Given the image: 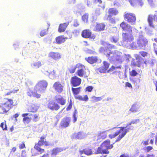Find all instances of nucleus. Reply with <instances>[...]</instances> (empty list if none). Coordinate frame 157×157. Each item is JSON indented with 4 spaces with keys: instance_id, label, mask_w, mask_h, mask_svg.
I'll use <instances>...</instances> for the list:
<instances>
[{
    "instance_id": "nucleus-1",
    "label": "nucleus",
    "mask_w": 157,
    "mask_h": 157,
    "mask_svg": "<svg viewBox=\"0 0 157 157\" xmlns=\"http://www.w3.org/2000/svg\"><path fill=\"white\" fill-rule=\"evenodd\" d=\"M115 46L111 44H109L106 47H101L100 48L99 51L101 53H104L108 58V59L109 61L114 63L116 60V55L114 51L109 49V48H114Z\"/></svg>"
},
{
    "instance_id": "nucleus-2",
    "label": "nucleus",
    "mask_w": 157,
    "mask_h": 157,
    "mask_svg": "<svg viewBox=\"0 0 157 157\" xmlns=\"http://www.w3.org/2000/svg\"><path fill=\"white\" fill-rule=\"evenodd\" d=\"M113 147V144L110 145V141L108 140L104 141L97 149V153L108 154V149Z\"/></svg>"
},
{
    "instance_id": "nucleus-3",
    "label": "nucleus",
    "mask_w": 157,
    "mask_h": 157,
    "mask_svg": "<svg viewBox=\"0 0 157 157\" xmlns=\"http://www.w3.org/2000/svg\"><path fill=\"white\" fill-rule=\"evenodd\" d=\"M48 83L45 81H42L39 82L35 86V90L37 92H43L46 90Z\"/></svg>"
},
{
    "instance_id": "nucleus-4",
    "label": "nucleus",
    "mask_w": 157,
    "mask_h": 157,
    "mask_svg": "<svg viewBox=\"0 0 157 157\" xmlns=\"http://www.w3.org/2000/svg\"><path fill=\"white\" fill-rule=\"evenodd\" d=\"M147 43V39L143 36V33L140 34L138 39L137 41V44L139 48L143 49V48L146 46Z\"/></svg>"
},
{
    "instance_id": "nucleus-5",
    "label": "nucleus",
    "mask_w": 157,
    "mask_h": 157,
    "mask_svg": "<svg viewBox=\"0 0 157 157\" xmlns=\"http://www.w3.org/2000/svg\"><path fill=\"white\" fill-rule=\"evenodd\" d=\"M132 33H122V39L125 44H130L131 42L133 40V36L132 34Z\"/></svg>"
},
{
    "instance_id": "nucleus-6",
    "label": "nucleus",
    "mask_w": 157,
    "mask_h": 157,
    "mask_svg": "<svg viewBox=\"0 0 157 157\" xmlns=\"http://www.w3.org/2000/svg\"><path fill=\"white\" fill-rule=\"evenodd\" d=\"M13 102L11 99H8V101L3 104H1L0 106L2 109L5 112H7L11 108Z\"/></svg>"
},
{
    "instance_id": "nucleus-7",
    "label": "nucleus",
    "mask_w": 157,
    "mask_h": 157,
    "mask_svg": "<svg viewBox=\"0 0 157 157\" xmlns=\"http://www.w3.org/2000/svg\"><path fill=\"white\" fill-rule=\"evenodd\" d=\"M120 26L123 31L128 33H132L133 30H135L136 32L137 31L134 27H132L125 22L121 23Z\"/></svg>"
},
{
    "instance_id": "nucleus-8",
    "label": "nucleus",
    "mask_w": 157,
    "mask_h": 157,
    "mask_svg": "<svg viewBox=\"0 0 157 157\" xmlns=\"http://www.w3.org/2000/svg\"><path fill=\"white\" fill-rule=\"evenodd\" d=\"M124 18L126 21L132 25H134L135 23L136 17L135 15L132 13H129L125 14Z\"/></svg>"
},
{
    "instance_id": "nucleus-9",
    "label": "nucleus",
    "mask_w": 157,
    "mask_h": 157,
    "mask_svg": "<svg viewBox=\"0 0 157 157\" xmlns=\"http://www.w3.org/2000/svg\"><path fill=\"white\" fill-rule=\"evenodd\" d=\"M131 127H132V128H127L125 129H124L126 128H125V127H121L119 128L114 127L113 128V129L117 128L118 129L120 128L119 129H121V128L122 127L123 128H124L123 130L121 131V132L122 133L120 135L118 136L115 142L120 141L121 140V139H122L125 136V135L126 134L127 132H129V130L130 129H132L133 128V127L132 126H131Z\"/></svg>"
},
{
    "instance_id": "nucleus-10",
    "label": "nucleus",
    "mask_w": 157,
    "mask_h": 157,
    "mask_svg": "<svg viewBox=\"0 0 157 157\" xmlns=\"http://www.w3.org/2000/svg\"><path fill=\"white\" fill-rule=\"evenodd\" d=\"M41 71L45 75H48L49 77L51 79H53L56 77L55 75L56 71L54 70L52 71H47L43 69H42Z\"/></svg>"
},
{
    "instance_id": "nucleus-11",
    "label": "nucleus",
    "mask_w": 157,
    "mask_h": 157,
    "mask_svg": "<svg viewBox=\"0 0 157 157\" xmlns=\"http://www.w3.org/2000/svg\"><path fill=\"white\" fill-rule=\"evenodd\" d=\"M87 136V134L84 132L80 131L77 133H75L72 135L73 139L81 140L83 139Z\"/></svg>"
},
{
    "instance_id": "nucleus-12",
    "label": "nucleus",
    "mask_w": 157,
    "mask_h": 157,
    "mask_svg": "<svg viewBox=\"0 0 157 157\" xmlns=\"http://www.w3.org/2000/svg\"><path fill=\"white\" fill-rule=\"evenodd\" d=\"M82 37L85 38H90L92 39H94L95 38V36L94 35H92L91 32L88 29L83 30L82 33Z\"/></svg>"
},
{
    "instance_id": "nucleus-13",
    "label": "nucleus",
    "mask_w": 157,
    "mask_h": 157,
    "mask_svg": "<svg viewBox=\"0 0 157 157\" xmlns=\"http://www.w3.org/2000/svg\"><path fill=\"white\" fill-rule=\"evenodd\" d=\"M48 56L56 61H58L61 58V54L58 52H50Z\"/></svg>"
},
{
    "instance_id": "nucleus-14",
    "label": "nucleus",
    "mask_w": 157,
    "mask_h": 157,
    "mask_svg": "<svg viewBox=\"0 0 157 157\" xmlns=\"http://www.w3.org/2000/svg\"><path fill=\"white\" fill-rule=\"evenodd\" d=\"M71 119L70 117H67L63 118L60 123V126L64 128L68 127L71 122Z\"/></svg>"
},
{
    "instance_id": "nucleus-15",
    "label": "nucleus",
    "mask_w": 157,
    "mask_h": 157,
    "mask_svg": "<svg viewBox=\"0 0 157 157\" xmlns=\"http://www.w3.org/2000/svg\"><path fill=\"white\" fill-rule=\"evenodd\" d=\"M81 79L78 77L75 76L73 77L71 79V83L72 86L75 87L80 85Z\"/></svg>"
},
{
    "instance_id": "nucleus-16",
    "label": "nucleus",
    "mask_w": 157,
    "mask_h": 157,
    "mask_svg": "<svg viewBox=\"0 0 157 157\" xmlns=\"http://www.w3.org/2000/svg\"><path fill=\"white\" fill-rule=\"evenodd\" d=\"M78 70L77 71V75L80 77H82L85 75V67L82 64L80 63L79 67H78Z\"/></svg>"
},
{
    "instance_id": "nucleus-17",
    "label": "nucleus",
    "mask_w": 157,
    "mask_h": 157,
    "mask_svg": "<svg viewBox=\"0 0 157 157\" xmlns=\"http://www.w3.org/2000/svg\"><path fill=\"white\" fill-rule=\"evenodd\" d=\"M48 108L52 110H57L60 108L58 104L52 101H50L48 103Z\"/></svg>"
},
{
    "instance_id": "nucleus-18",
    "label": "nucleus",
    "mask_w": 157,
    "mask_h": 157,
    "mask_svg": "<svg viewBox=\"0 0 157 157\" xmlns=\"http://www.w3.org/2000/svg\"><path fill=\"white\" fill-rule=\"evenodd\" d=\"M53 87L55 90L58 93H60L63 90V86L59 82H56L54 84Z\"/></svg>"
},
{
    "instance_id": "nucleus-19",
    "label": "nucleus",
    "mask_w": 157,
    "mask_h": 157,
    "mask_svg": "<svg viewBox=\"0 0 157 157\" xmlns=\"http://www.w3.org/2000/svg\"><path fill=\"white\" fill-rule=\"evenodd\" d=\"M54 99L56 101L62 105H63L65 104V100L60 95L55 96Z\"/></svg>"
},
{
    "instance_id": "nucleus-20",
    "label": "nucleus",
    "mask_w": 157,
    "mask_h": 157,
    "mask_svg": "<svg viewBox=\"0 0 157 157\" xmlns=\"http://www.w3.org/2000/svg\"><path fill=\"white\" fill-rule=\"evenodd\" d=\"M44 143L41 141L39 140L37 144H36L34 146V148L36 149L38 152H40V153H42L44 152V150L42 149L40 147H38L41 146L44 144Z\"/></svg>"
},
{
    "instance_id": "nucleus-21",
    "label": "nucleus",
    "mask_w": 157,
    "mask_h": 157,
    "mask_svg": "<svg viewBox=\"0 0 157 157\" xmlns=\"http://www.w3.org/2000/svg\"><path fill=\"white\" fill-rule=\"evenodd\" d=\"M68 25L69 22L60 24L59 26L58 30L59 32L61 33L65 31Z\"/></svg>"
},
{
    "instance_id": "nucleus-22",
    "label": "nucleus",
    "mask_w": 157,
    "mask_h": 157,
    "mask_svg": "<svg viewBox=\"0 0 157 157\" xmlns=\"http://www.w3.org/2000/svg\"><path fill=\"white\" fill-rule=\"evenodd\" d=\"M68 38L64 37L63 36H60L56 37V43L60 44L64 42L65 41L66 39H67Z\"/></svg>"
},
{
    "instance_id": "nucleus-23",
    "label": "nucleus",
    "mask_w": 157,
    "mask_h": 157,
    "mask_svg": "<svg viewBox=\"0 0 157 157\" xmlns=\"http://www.w3.org/2000/svg\"><path fill=\"white\" fill-rule=\"evenodd\" d=\"M85 60L89 63L92 64L96 62L97 60V58L96 56L89 57L88 58H86Z\"/></svg>"
},
{
    "instance_id": "nucleus-24",
    "label": "nucleus",
    "mask_w": 157,
    "mask_h": 157,
    "mask_svg": "<svg viewBox=\"0 0 157 157\" xmlns=\"http://www.w3.org/2000/svg\"><path fill=\"white\" fill-rule=\"evenodd\" d=\"M27 95L30 97L33 96L37 98H40V95L35 90L34 92L29 91L27 92Z\"/></svg>"
},
{
    "instance_id": "nucleus-25",
    "label": "nucleus",
    "mask_w": 157,
    "mask_h": 157,
    "mask_svg": "<svg viewBox=\"0 0 157 157\" xmlns=\"http://www.w3.org/2000/svg\"><path fill=\"white\" fill-rule=\"evenodd\" d=\"M107 136L106 131L99 132L98 134V139H105Z\"/></svg>"
},
{
    "instance_id": "nucleus-26",
    "label": "nucleus",
    "mask_w": 157,
    "mask_h": 157,
    "mask_svg": "<svg viewBox=\"0 0 157 157\" xmlns=\"http://www.w3.org/2000/svg\"><path fill=\"white\" fill-rule=\"evenodd\" d=\"M38 108V106L35 105H32L28 107V110L29 112H35L36 111Z\"/></svg>"
},
{
    "instance_id": "nucleus-27",
    "label": "nucleus",
    "mask_w": 157,
    "mask_h": 157,
    "mask_svg": "<svg viewBox=\"0 0 157 157\" xmlns=\"http://www.w3.org/2000/svg\"><path fill=\"white\" fill-rule=\"evenodd\" d=\"M95 27L97 31H102L104 29L105 25L103 23L97 24Z\"/></svg>"
},
{
    "instance_id": "nucleus-28",
    "label": "nucleus",
    "mask_w": 157,
    "mask_h": 157,
    "mask_svg": "<svg viewBox=\"0 0 157 157\" xmlns=\"http://www.w3.org/2000/svg\"><path fill=\"white\" fill-rule=\"evenodd\" d=\"M63 150V148L61 147L54 148L52 151V155H56L58 153L62 151Z\"/></svg>"
},
{
    "instance_id": "nucleus-29",
    "label": "nucleus",
    "mask_w": 157,
    "mask_h": 157,
    "mask_svg": "<svg viewBox=\"0 0 157 157\" xmlns=\"http://www.w3.org/2000/svg\"><path fill=\"white\" fill-rule=\"evenodd\" d=\"M42 65V64L40 61L34 62L31 63V67L34 68L38 69Z\"/></svg>"
},
{
    "instance_id": "nucleus-30",
    "label": "nucleus",
    "mask_w": 157,
    "mask_h": 157,
    "mask_svg": "<svg viewBox=\"0 0 157 157\" xmlns=\"http://www.w3.org/2000/svg\"><path fill=\"white\" fill-rule=\"evenodd\" d=\"M119 36L118 34L114 35L110 38V40L114 43H117L119 40Z\"/></svg>"
},
{
    "instance_id": "nucleus-31",
    "label": "nucleus",
    "mask_w": 157,
    "mask_h": 157,
    "mask_svg": "<svg viewBox=\"0 0 157 157\" xmlns=\"http://www.w3.org/2000/svg\"><path fill=\"white\" fill-rule=\"evenodd\" d=\"M124 128H123L122 127L121 129H118L116 131L114 134L109 135V137L112 139L117 136L121 133V131L123 130Z\"/></svg>"
},
{
    "instance_id": "nucleus-32",
    "label": "nucleus",
    "mask_w": 157,
    "mask_h": 157,
    "mask_svg": "<svg viewBox=\"0 0 157 157\" xmlns=\"http://www.w3.org/2000/svg\"><path fill=\"white\" fill-rule=\"evenodd\" d=\"M108 12L110 15H115L118 14V12L115 8H111L108 10Z\"/></svg>"
},
{
    "instance_id": "nucleus-33",
    "label": "nucleus",
    "mask_w": 157,
    "mask_h": 157,
    "mask_svg": "<svg viewBox=\"0 0 157 157\" xmlns=\"http://www.w3.org/2000/svg\"><path fill=\"white\" fill-rule=\"evenodd\" d=\"M153 20H154V17H153L151 15H149L148 18V21L149 26L152 27H154L152 22Z\"/></svg>"
},
{
    "instance_id": "nucleus-34",
    "label": "nucleus",
    "mask_w": 157,
    "mask_h": 157,
    "mask_svg": "<svg viewBox=\"0 0 157 157\" xmlns=\"http://www.w3.org/2000/svg\"><path fill=\"white\" fill-rule=\"evenodd\" d=\"M81 154H82L83 153L87 155H90L92 154V151L91 149H84L83 150L81 151H80Z\"/></svg>"
},
{
    "instance_id": "nucleus-35",
    "label": "nucleus",
    "mask_w": 157,
    "mask_h": 157,
    "mask_svg": "<svg viewBox=\"0 0 157 157\" xmlns=\"http://www.w3.org/2000/svg\"><path fill=\"white\" fill-rule=\"evenodd\" d=\"M76 99H78L79 100L83 101H86L88 100V98L87 95H85L84 97L81 96H78L76 97Z\"/></svg>"
},
{
    "instance_id": "nucleus-36",
    "label": "nucleus",
    "mask_w": 157,
    "mask_h": 157,
    "mask_svg": "<svg viewBox=\"0 0 157 157\" xmlns=\"http://www.w3.org/2000/svg\"><path fill=\"white\" fill-rule=\"evenodd\" d=\"M80 63H78L77 64L76 66H71L69 69L70 72L71 73H74L76 68H78V67H79V66H80Z\"/></svg>"
},
{
    "instance_id": "nucleus-37",
    "label": "nucleus",
    "mask_w": 157,
    "mask_h": 157,
    "mask_svg": "<svg viewBox=\"0 0 157 157\" xmlns=\"http://www.w3.org/2000/svg\"><path fill=\"white\" fill-rule=\"evenodd\" d=\"M138 109V106L136 105L133 104L132 105L129 110L134 113L137 112Z\"/></svg>"
},
{
    "instance_id": "nucleus-38",
    "label": "nucleus",
    "mask_w": 157,
    "mask_h": 157,
    "mask_svg": "<svg viewBox=\"0 0 157 157\" xmlns=\"http://www.w3.org/2000/svg\"><path fill=\"white\" fill-rule=\"evenodd\" d=\"M155 155L152 154H149L143 153L140 154L138 157H155Z\"/></svg>"
},
{
    "instance_id": "nucleus-39",
    "label": "nucleus",
    "mask_w": 157,
    "mask_h": 157,
    "mask_svg": "<svg viewBox=\"0 0 157 157\" xmlns=\"http://www.w3.org/2000/svg\"><path fill=\"white\" fill-rule=\"evenodd\" d=\"M131 65L132 66L140 67V63L138 61L135 59H133L131 62Z\"/></svg>"
},
{
    "instance_id": "nucleus-40",
    "label": "nucleus",
    "mask_w": 157,
    "mask_h": 157,
    "mask_svg": "<svg viewBox=\"0 0 157 157\" xmlns=\"http://www.w3.org/2000/svg\"><path fill=\"white\" fill-rule=\"evenodd\" d=\"M81 87H79L77 88H72V91L75 94L77 95L78 94L80 91Z\"/></svg>"
},
{
    "instance_id": "nucleus-41",
    "label": "nucleus",
    "mask_w": 157,
    "mask_h": 157,
    "mask_svg": "<svg viewBox=\"0 0 157 157\" xmlns=\"http://www.w3.org/2000/svg\"><path fill=\"white\" fill-rule=\"evenodd\" d=\"M97 71H99L101 73H105L107 70H106L104 67H102L100 68L96 69Z\"/></svg>"
},
{
    "instance_id": "nucleus-42",
    "label": "nucleus",
    "mask_w": 157,
    "mask_h": 157,
    "mask_svg": "<svg viewBox=\"0 0 157 157\" xmlns=\"http://www.w3.org/2000/svg\"><path fill=\"white\" fill-rule=\"evenodd\" d=\"M153 149V147L150 146H148L147 147H144L143 149L145 151L146 153L149 152L150 151Z\"/></svg>"
},
{
    "instance_id": "nucleus-43",
    "label": "nucleus",
    "mask_w": 157,
    "mask_h": 157,
    "mask_svg": "<svg viewBox=\"0 0 157 157\" xmlns=\"http://www.w3.org/2000/svg\"><path fill=\"white\" fill-rule=\"evenodd\" d=\"M139 54L142 56L145 57L149 56V54L147 52L144 51H141L139 52Z\"/></svg>"
},
{
    "instance_id": "nucleus-44",
    "label": "nucleus",
    "mask_w": 157,
    "mask_h": 157,
    "mask_svg": "<svg viewBox=\"0 0 157 157\" xmlns=\"http://www.w3.org/2000/svg\"><path fill=\"white\" fill-rule=\"evenodd\" d=\"M88 14L87 13H86L83 15L82 17V20L86 22L88 21Z\"/></svg>"
},
{
    "instance_id": "nucleus-45",
    "label": "nucleus",
    "mask_w": 157,
    "mask_h": 157,
    "mask_svg": "<svg viewBox=\"0 0 157 157\" xmlns=\"http://www.w3.org/2000/svg\"><path fill=\"white\" fill-rule=\"evenodd\" d=\"M130 45L131 47L133 49H141V48H139L138 45L137 46L136 45L135 43L132 42V43Z\"/></svg>"
},
{
    "instance_id": "nucleus-46",
    "label": "nucleus",
    "mask_w": 157,
    "mask_h": 157,
    "mask_svg": "<svg viewBox=\"0 0 157 157\" xmlns=\"http://www.w3.org/2000/svg\"><path fill=\"white\" fill-rule=\"evenodd\" d=\"M103 98L101 97H96L95 96H93L92 97V99L95 101H100L102 100Z\"/></svg>"
},
{
    "instance_id": "nucleus-47",
    "label": "nucleus",
    "mask_w": 157,
    "mask_h": 157,
    "mask_svg": "<svg viewBox=\"0 0 157 157\" xmlns=\"http://www.w3.org/2000/svg\"><path fill=\"white\" fill-rule=\"evenodd\" d=\"M135 2L136 3L140 6H143L144 3L142 2V0H135L134 2H133V3L135 5Z\"/></svg>"
},
{
    "instance_id": "nucleus-48",
    "label": "nucleus",
    "mask_w": 157,
    "mask_h": 157,
    "mask_svg": "<svg viewBox=\"0 0 157 157\" xmlns=\"http://www.w3.org/2000/svg\"><path fill=\"white\" fill-rule=\"evenodd\" d=\"M48 28L47 29H44L43 30H42L40 33V35L41 36H43L46 34L47 32L48 31Z\"/></svg>"
},
{
    "instance_id": "nucleus-49",
    "label": "nucleus",
    "mask_w": 157,
    "mask_h": 157,
    "mask_svg": "<svg viewBox=\"0 0 157 157\" xmlns=\"http://www.w3.org/2000/svg\"><path fill=\"white\" fill-rule=\"evenodd\" d=\"M140 55L138 54H135L134 55V56L135 57L136 60L138 61L140 63V61L141 59V58L140 56Z\"/></svg>"
},
{
    "instance_id": "nucleus-50",
    "label": "nucleus",
    "mask_w": 157,
    "mask_h": 157,
    "mask_svg": "<svg viewBox=\"0 0 157 157\" xmlns=\"http://www.w3.org/2000/svg\"><path fill=\"white\" fill-rule=\"evenodd\" d=\"M121 69V67L120 66L114 67L112 66L110 68L109 70V71H113L115 70H116L117 69Z\"/></svg>"
},
{
    "instance_id": "nucleus-51",
    "label": "nucleus",
    "mask_w": 157,
    "mask_h": 157,
    "mask_svg": "<svg viewBox=\"0 0 157 157\" xmlns=\"http://www.w3.org/2000/svg\"><path fill=\"white\" fill-rule=\"evenodd\" d=\"M130 75L131 76H136L138 73L135 70H133L131 71L130 72Z\"/></svg>"
},
{
    "instance_id": "nucleus-52",
    "label": "nucleus",
    "mask_w": 157,
    "mask_h": 157,
    "mask_svg": "<svg viewBox=\"0 0 157 157\" xmlns=\"http://www.w3.org/2000/svg\"><path fill=\"white\" fill-rule=\"evenodd\" d=\"M104 67L106 70H107L109 67V64L106 61L103 62Z\"/></svg>"
},
{
    "instance_id": "nucleus-53",
    "label": "nucleus",
    "mask_w": 157,
    "mask_h": 157,
    "mask_svg": "<svg viewBox=\"0 0 157 157\" xmlns=\"http://www.w3.org/2000/svg\"><path fill=\"white\" fill-rule=\"evenodd\" d=\"M32 117L34 118V120L35 121H36L38 120V117L39 115L38 114H31Z\"/></svg>"
},
{
    "instance_id": "nucleus-54",
    "label": "nucleus",
    "mask_w": 157,
    "mask_h": 157,
    "mask_svg": "<svg viewBox=\"0 0 157 157\" xmlns=\"http://www.w3.org/2000/svg\"><path fill=\"white\" fill-rule=\"evenodd\" d=\"M107 20H109V22L111 23H113L115 22V20L113 18L110 17V15H108Z\"/></svg>"
},
{
    "instance_id": "nucleus-55",
    "label": "nucleus",
    "mask_w": 157,
    "mask_h": 157,
    "mask_svg": "<svg viewBox=\"0 0 157 157\" xmlns=\"http://www.w3.org/2000/svg\"><path fill=\"white\" fill-rule=\"evenodd\" d=\"M23 121L24 123L28 124L30 121V119L28 117H26L23 118Z\"/></svg>"
},
{
    "instance_id": "nucleus-56",
    "label": "nucleus",
    "mask_w": 157,
    "mask_h": 157,
    "mask_svg": "<svg viewBox=\"0 0 157 157\" xmlns=\"http://www.w3.org/2000/svg\"><path fill=\"white\" fill-rule=\"evenodd\" d=\"M93 87L92 86H89L86 88V91L91 92L93 89Z\"/></svg>"
},
{
    "instance_id": "nucleus-57",
    "label": "nucleus",
    "mask_w": 157,
    "mask_h": 157,
    "mask_svg": "<svg viewBox=\"0 0 157 157\" xmlns=\"http://www.w3.org/2000/svg\"><path fill=\"white\" fill-rule=\"evenodd\" d=\"M72 105V104L71 100L70 101L69 103V105L67 108L66 109L67 111L70 110L71 108Z\"/></svg>"
},
{
    "instance_id": "nucleus-58",
    "label": "nucleus",
    "mask_w": 157,
    "mask_h": 157,
    "mask_svg": "<svg viewBox=\"0 0 157 157\" xmlns=\"http://www.w3.org/2000/svg\"><path fill=\"white\" fill-rule=\"evenodd\" d=\"M124 57L126 59V60L127 61L129 60L130 58H131L130 55L128 54H125Z\"/></svg>"
},
{
    "instance_id": "nucleus-59",
    "label": "nucleus",
    "mask_w": 157,
    "mask_h": 157,
    "mask_svg": "<svg viewBox=\"0 0 157 157\" xmlns=\"http://www.w3.org/2000/svg\"><path fill=\"white\" fill-rule=\"evenodd\" d=\"M95 14L97 16H99L101 14L100 10L99 8H97L96 10Z\"/></svg>"
},
{
    "instance_id": "nucleus-60",
    "label": "nucleus",
    "mask_w": 157,
    "mask_h": 157,
    "mask_svg": "<svg viewBox=\"0 0 157 157\" xmlns=\"http://www.w3.org/2000/svg\"><path fill=\"white\" fill-rule=\"evenodd\" d=\"M74 26H75L77 27V26H78L79 25V22L76 19L74 21Z\"/></svg>"
},
{
    "instance_id": "nucleus-61",
    "label": "nucleus",
    "mask_w": 157,
    "mask_h": 157,
    "mask_svg": "<svg viewBox=\"0 0 157 157\" xmlns=\"http://www.w3.org/2000/svg\"><path fill=\"white\" fill-rule=\"evenodd\" d=\"M155 59H150L148 61V63L151 65H152L154 64L155 62Z\"/></svg>"
},
{
    "instance_id": "nucleus-62",
    "label": "nucleus",
    "mask_w": 157,
    "mask_h": 157,
    "mask_svg": "<svg viewBox=\"0 0 157 157\" xmlns=\"http://www.w3.org/2000/svg\"><path fill=\"white\" fill-rule=\"evenodd\" d=\"M140 121L139 119H135L134 120L131 121V123L132 124H136L137 123H139Z\"/></svg>"
},
{
    "instance_id": "nucleus-63",
    "label": "nucleus",
    "mask_w": 157,
    "mask_h": 157,
    "mask_svg": "<svg viewBox=\"0 0 157 157\" xmlns=\"http://www.w3.org/2000/svg\"><path fill=\"white\" fill-rule=\"evenodd\" d=\"M149 140H147L146 141H143L141 142V144H143L144 145L146 146L149 144Z\"/></svg>"
},
{
    "instance_id": "nucleus-64",
    "label": "nucleus",
    "mask_w": 157,
    "mask_h": 157,
    "mask_svg": "<svg viewBox=\"0 0 157 157\" xmlns=\"http://www.w3.org/2000/svg\"><path fill=\"white\" fill-rule=\"evenodd\" d=\"M154 47V48L155 52L156 55H157V45L156 44H153Z\"/></svg>"
}]
</instances>
